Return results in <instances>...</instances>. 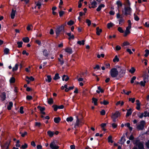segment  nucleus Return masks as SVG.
<instances>
[{
    "mask_svg": "<svg viewBox=\"0 0 149 149\" xmlns=\"http://www.w3.org/2000/svg\"><path fill=\"white\" fill-rule=\"evenodd\" d=\"M132 11V9L130 7H124V10H122L123 13L125 15L127 16L128 15H130Z\"/></svg>",
    "mask_w": 149,
    "mask_h": 149,
    "instance_id": "obj_1",
    "label": "nucleus"
},
{
    "mask_svg": "<svg viewBox=\"0 0 149 149\" xmlns=\"http://www.w3.org/2000/svg\"><path fill=\"white\" fill-rule=\"evenodd\" d=\"M118 74V72L116 68H112L110 70V74L113 78L116 77Z\"/></svg>",
    "mask_w": 149,
    "mask_h": 149,
    "instance_id": "obj_2",
    "label": "nucleus"
},
{
    "mask_svg": "<svg viewBox=\"0 0 149 149\" xmlns=\"http://www.w3.org/2000/svg\"><path fill=\"white\" fill-rule=\"evenodd\" d=\"M64 29L62 27V26H58L56 29L55 32L56 36V38L59 36L60 33L62 31H64Z\"/></svg>",
    "mask_w": 149,
    "mask_h": 149,
    "instance_id": "obj_3",
    "label": "nucleus"
},
{
    "mask_svg": "<svg viewBox=\"0 0 149 149\" xmlns=\"http://www.w3.org/2000/svg\"><path fill=\"white\" fill-rule=\"evenodd\" d=\"M146 124L145 121L143 120H141L140 122V124L137 125V128L140 130H142L144 128V125Z\"/></svg>",
    "mask_w": 149,
    "mask_h": 149,
    "instance_id": "obj_4",
    "label": "nucleus"
},
{
    "mask_svg": "<svg viewBox=\"0 0 149 149\" xmlns=\"http://www.w3.org/2000/svg\"><path fill=\"white\" fill-rule=\"evenodd\" d=\"M136 145L138 146L139 149H144V147L142 142L137 140L135 143Z\"/></svg>",
    "mask_w": 149,
    "mask_h": 149,
    "instance_id": "obj_5",
    "label": "nucleus"
},
{
    "mask_svg": "<svg viewBox=\"0 0 149 149\" xmlns=\"http://www.w3.org/2000/svg\"><path fill=\"white\" fill-rule=\"evenodd\" d=\"M50 147L52 149H58L59 147L56 146L55 142L54 141L52 142L50 144Z\"/></svg>",
    "mask_w": 149,
    "mask_h": 149,
    "instance_id": "obj_6",
    "label": "nucleus"
},
{
    "mask_svg": "<svg viewBox=\"0 0 149 149\" xmlns=\"http://www.w3.org/2000/svg\"><path fill=\"white\" fill-rule=\"evenodd\" d=\"M10 144V142L7 141L5 142L3 145H1V147L2 149H4L6 148L5 149H8L9 148V146Z\"/></svg>",
    "mask_w": 149,
    "mask_h": 149,
    "instance_id": "obj_7",
    "label": "nucleus"
},
{
    "mask_svg": "<svg viewBox=\"0 0 149 149\" xmlns=\"http://www.w3.org/2000/svg\"><path fill=\"white\" fill-rule=\"evenodd\" d=\"M131 27H129V26H127L126 27V31L125 32V33L124 35V37L126 36L127 35L129 34L130 33V29L131 28Z\"/></svg>",
    "mask_w": 149,
    "mask_h": 149,
    "instance_id": "obj_8",
    "label": "nucleus"
},
{
    "mask_svg": "<svg viewBox=\"0 0 149 149\" xmlns=\"http://www.w3.org/2000/svg\"><path fill=\"white\" fill-rule=\"evenodd\" d=\"M120 115V113L119 111H116L114 113H112L111 114V117H115L117 118Z\"/></svg>",
    "mask_w": 149,
    "mask_h": 149,
    "instance_id": "obj_9",
    "label": "nucleus"
},
{
    "mask_svg": "<svg viewBox=\"0 0 149 149\" xmlns=\"http://www.w3.org/2000/svg\"><path fill=\"white\" fill-rule=\"evenodd\" d=\"M1 100L2 102L4 101L6 98V94L5 92H3L1 93L0 95Z\"/></svg>",
    "mask_w": 149,
    "mask_h": 149,
    "instance_id": "obj_10",
    "label": "nucleus"
},
{
    "mask_svg": "<svg viewBox=\"0 0 149 149\" xmlns=\"http://www.w3.org/2000/svg\"><path fill=\"white\" fill-rule=\"evenodd\" d=\"M42 53L43 55L46 58L49 55L48 52L46 49H45L43 51Z\"/></svg>",
    "mask_w": 149,
    "mask_h": 149,
    "instance_id": "obj_11",
    "label": "nucleus"
},
{
    "mask_svg": "<svg viewBox=\"0 0 149 149\" xmlns=\"http://www.w3.org/2000/svg\"><path fill=\"white\" fill-rule=\"evenodd\" d=\"M119 73L120 77H123L125 75V71L124 70H123L122 69H121L120 70Z\"/></svg>",
    "mask_w": 149,
    "mask_h": 149,
    "instance_id": "obj_12",
    "label": "nucleus"
},
{
    "mask_svg": "<svg viewBox=\"0 0 149 149\" xmlns=\"http://www.w3.org/2000/svg\"><path fill=\"white\" fill-rule=\"evenodd\" d=\"M65 52L71 54L72 53V49L70 47H67L65 49Z\"/></svg>",
    "mask_w": 149,
    "mask_h": 149,
    "instance_id": "obj_13",
    "label": "nucleus"
},
{
    "mask_svg": "<svg viewBox=\"0 0 149 149\" xmlns=\"http://www.w3.org/2000/svg\"><path fill=\"white\" fill-rule=\"evenodd\" d=\"M16 10H14L13 9H12L11 12L10 13L11 17L12 19H13L14 18L15 16Z\"/></svg>",
    "mask_w": 149,
    "mask_h": 149,
    "instance_id": "obj_14",
    "label": "nucleus"
},
{
    "mask_svg": "<svg viewBox=\"0 0 149 149\" xmlns=\"http://www.w3.org/2000/svg\"><path fill=\"white\" fill-rule=\"evenodd\" d=\"M127 112L126 113V117H128L131 115L132 113V109L131 108H130L128 109H127Z\"/></svg>",
    "mask_w": 149,
    "mask_h": 149,
    "instance_id": "obj_15",
    "label": "nucleus"
},
{
    "mask_svg": "<svg viewBox=\"0 0 149 149\" xmlns=\"http://www.w3.org/2000/svg\"><path fill=\"white\" fill-rule=\"evenodd\" d=\"M97 89L99 91L97 90L96 92L98 94H99L100 92L103 93L104 92V90L101 88L100 86L98 87Z\"/></svg>",
    "mask_w": 149,
    "mask_h": 149,
    "instance_id": "obj_16",
    "label": "nucleus"
},
{
    "mask_svg": "<svg viewBox=\"0 0 149 149\" xmlns=\"http://www.w3.org/2000/svg\"><path fill=\"white\" fill-rule=\"evenodd\" d=\"M96 33L97 35L98 36H99L100 35V33L102 32V29H100L98 27L96 28Z\"/></svg>",
    "mask_w": 149,
    "mask_h": 149,
    "instance_id": "obj_17",
    "label": "nucleus"
},
{
    "mask_svg": "<svg viewBox=\"0 0 149 149\" xmlns=\"http://www.w3.org/2000/svg\"><path fill=\"white\" fill-rule=\"evenodd\" d=\"M79 120L78 117H77V119L76 121V123L74 125V127L75 128H77L78 127H79Z\"/></svg>",
    "mask_w": 149,
    "mask_h": 149,
    "instance_id": "obj_18",
    "label": "nucleus"
},
{
    "mask_svg": "<svg viewBox=\"0 0 149 149\" xmlns=\"http://www.w3.org/2000/svg\"><path fill=\"white\" fill-rule=\"evenodd\" d=\"M54 121L56 123H58L61 120V119L59 117H55L54 118Z\"/></svg>",
    "mask_w": 149,
    "mask_h": 149,
    "instance_id": "obj_19",
    "label": "nucleus"
},
{
    "mask_svg": "<svg viewBox=\"0 0 149 149\" xmlns=\"http://www.w3.org/2000/svg\"><path fill=\"white\" fill-rule=\"evenodd\" d=\"M92 103H93L94 104V105L95 106H97V102L98 101V100L95 98V97H93L92 98Z\"/></svg>",
    "mask_w": 149,
    "mask_h": 149,
    "instance_id": "obj_20",
    "label": "nucleus"
},
{
    "mask_svg": "<svg viewBox=\"0 0 149 149\" xmlns=\"http://www.w3.org/2000/svg\"><path fill=\"white\" fill-rule=\"evenodd\" d=\"M67 35L69 37L68 39L70 40L71 39H74V35H71V32L67 33H66Z\"/></svg>",
    "mask_w": 149,
    "mask_h": 149,
    "instance_id": "obj_21",
    "label": "nucleus"
},
{
    "mask_svg": "<svg viewBox=\"0 0 149 149\" xmlns=\"http://www.w3.org/2000/svg\"><path fill=\"white\" fill-rule=\"evenodd\" d=\"M104 5L103 4H100L98 7V8L96 9V10L98 12H99L101 10L102 8H104Z\"/></svg>",
    "mask_w": 149,
    "mask_h": 149,
    "instance_id": "obj_22",
    "label": "nucleus"
},
{
    "mask_svg": "<svg viewBox=\"0 0 149 149\" xmlns=\"http://www.w3.org/2000/svg\"><path fill=\"white\" fill-rule=\"evenodd\" d=\"M13 106V103L12 102H9V105H8L7 107V109L8 110H10L11 109L12 107Z\"/></svg>",
    "mask_w": 149,
    "mask_h": 149,
    "instance_id": "obj_23",
    "label": "nucleus"
},
{
    "mask_svg": "<svg viewBox=\"0 0 149 149\" xmlns=\"http://www.w3.org/2000/svg\"><path fill=\"white\" fill-rule=\"evenodd\" d=\"M22 40L25 43H28L29 41V39L28 37L23 38Z\"/></svg>",
    "mask_w": 149,
    "mask_h": 149,
    "instance_id": "obj_24",
    "label": "nucleus"
},
{
    "mask_svg": "<svg viewBox=\"0 0 149 149\" xmlns=\"http://www.w3.org/2000/svg\"><path fill=\"white\" fill-rule=\"evenodd\" d=\"M47 134L49 137H52L53 136L54 133L53 132L49 130L47 131Z\"/></svg>",
    "mask_w": 149,
    "mask_h": 149,
    "instance_id": "obj_25",
    "label": "nucleus"
},
{
    "mask_svg": "<svg viewBox=\"0 0 149 149\" xmlns=\"http://www.w3.org/2000/svg\"><path fill=\"white\" fill-rule=\"evenodd\" d=\"M47 79H45V81H48V82L50 83L51 82L52 80V78L51 75H48L47 76Z\"/></svg>",
    "mask_w": 149,
    "mask_h": 149,
    "instance_id": "obj_26",
    "label": "nucleus"
},
{
    "mask_svg": "<svg viewBox=\"0 0 149 149\" xmlns=\"http://www.w3.org/2000/svg\"><path fill=\"white\" fill-rule=\"evenodd\" d=\"M149 76V75L147 73H146L144 74L143 75V80H148Z\"/></svg>",
    "mask_w": 149,
    "mask_h": 149,
    "instance_id": "obj_27",
    "label": "nucleus"
},
{
    "mask_svg": "<svg viewBox=\"0 0 149 149\" xmlns=\"http://www.w3.org/2000/svg\"><path fill=\"white\" fill-rule=\"evenodd\" d=\"M59 74L58 73H56L53 78V79L54 80H56L60 78V77L59 76Z\"/></svg>",
    "mask_w": 149,
    "mask_h": 149,
    "instance_id": "obj_28",
    "label": "nucleus"
},
{
    "mask_svg": "<svg viewBox=\"0 0 149 149\" xmlns=\"http://www.w3.org/2000/svg\"><path fill=\"white\" fill-rule=\"evenodd\" d=\"M15 79L13 77H11L9 80V82L10 84H13L15 83Z\"/></svg>",
    "mask_w": 149,
    "mask_h": 149,
    "instance_id": "obj_29",
    "label": "nucleus"
},
{
    "mask_svg": "<svg viewBox=\"0 0 149 149\" xmlns=\"http://www.w3.org/2000/svg\"><path fill=\"white\" fill-rule=\"evenodd\" d=\"M116 4L117 5L118 7H121L122 6L123 4L119 0L116 2Z\"/></svg>",
    "mask_w": 149,
    "mask_h": 149,
    "instance_id": "obj_30",
    "label": "nucleus"
},
{
    "mask_svg": "<svg viewBox=\"0 0 149 149\" xmlns=\"http://www.w3.org/2000/svg\"><path fill=\"white\" fill-rule=\"evenodd\" d=\"M18 65L17 63L16 64L15 67H13L12 68V71L13 72H14L17 70L18 69Z\"/></svg>",
    "mask_w": 149,
    "mask_h": 149,
    "instance_id": "obj_31",
    "label": "nucleus"
},
{
    "mask_svg": "<svg viewBox=\"0 0 149 149\" xmlns=\"http://www.w3.org/2000/svg\"><path fill=\"white\" fill-rule=\"evenodd\" d=\"M113 61L114 62H118L119 61V59L117 55H116L115 56L114 58L113 59Z\"/></svg>",
    "mask_w": 149,
    "mask_h": 149,
    "instance_id": "obj_32",
    "label": "nucleus"
},
{
    "mask_svg": "<svg viewBox=\"0 0 149 149\" xmlns=\"http://www.w3.org/2000/svg\"><path fill=\"white\" fill-rule=\"evenodd\" d=\"M149 112H148L147 110H146L144 111V117H146L147 116L149 117Z\"/></svg>",
    "mask_w": 149,
    "mask_h": 149,
    "instance_id": "obj_33",
    "label": "nucleus"
},
{
    "mask_svg": "<svg viewBox=\"0 0 149 149\" xmlns=\"http://www.w3.org/2000/svg\"><path fill=\"white\" fill-rule=\"evenodd\" d=\"M28 145L26 143H25L24 145H22L20 148L22 149H26L28 148Z\"/></svg>",
    "mask_w": 149,
    "mask_h": 149,
    "instance_id": "obj_34",
    "label": "nucleus"
},
{
    "mask_svg": "<svg viewBox=\"0 0 149 149\" xmlns=\"http://www.w3.org/2000/svg\"><path fill=\"white\" fill-rule=\"evenodd\" d=\"M112 136L111 135H109L108 137V142L109 143H113V141L112 139Z\"/></svg>",
    "mask_w": 149,
    "mask_h": 149,
    "instance_id": "obj_35",
    "label": "nucleus"
},
{
    "mask_svg": "<svg viewBox=\"0 0 149 149\" xmlns=\"http://www.w3.org/2000/svg\"><path fill=\"white\" fill-rule=\"evenodd\" d=\"M85 40H82L81 41H78L77 42V43L80 45H84L85 44Z\"/></svg>",
    "mask_w": 149,
    "mask_h": 149,
    "instance_id": "obj_36",
    "label": "nucleus"
},
{
    "mask_svg": "<svg viewBox=\"0 0 149 149\" xmlns=\"http://www.w3.org/2000/svg\"><path fill=\"white\" fill-rule=\"evenodd\" d=\"M135 70H136L135 68L134 67H132L131 68V69L129 70V72L131 74H133L135 72Z\"/></svg>",
    "mask_w": 149,
    "mask_h": 149,
    "instance_id": "obj_37",
    "label": "nucleus"
},
{
    "mask_svg": "<svg viewBox=\"0 0 149 149\" xmlns=\"http://www.w3.org/2000/svg\"><path fill=\"white\" fill-rule=\"evenodd\" d=\"M73 118L72 116H70L69 117H68L66 118V121L67 122H71L73 121Z\"/></svg>",
    "mask_w": 149,
    "mask_h": 149,
    "instance_id": "obj_38",
    "label": "nucleus"
},
{
    "mask_svg": "<svg viewBox=\"0 0 149 149\" xmlns=\"http://www.w3.org/2000/svg\"><path fill=\"white\" fill-rule=\"evenodd\" d=\"M74 24V22L72 20H70V21L67 22V24L69 26H71Z\"/></svg>",
    "mask_w": 149,
    "mask_h": 149,
    "instance_id": "obj_39",
    "label": "nucleus"
},
{
    "mask_svg": "<svg viewBox=\"0 0 149 149\" xmlns=\"http://www.w3.org/2000/svg\"><path fill=\"white\" fill-rule=\"evenodd\" d=\"M10 50L8 48H5L4 50V53L5 54H7L9 53Z\"/></svg>",
    "mask_w": 149,
    "mask_h": 149,
    "instance_id": "obj_40",
    "label": "nucleus"
},
{
    "mask_svg": "<svg viewBox=\"0 0 149 149\" xmlns=\"http://www.w3.org/2000/svg\"><path fill=\"white\" fill-rule=\"evenodd\" d=\"M113 25V24L111 23L110 22L109 23H108L107 24V27L108 28L110 29L111 27H112Z\"/></svg>",
    "mask_w": 149,
    "mask_h": 149,
    "instance_id": "obj_41",
    "label": "nucleus"
},
{
    "mask_svg": "<svg viewBox=\"0 0 149 149\" xmlns=\"http://www.w3.org/2000/svg\"><path fill=\"white\" fill-rule=\"evenodd\" d=\"M19 134H21V136L22 137H24L28 133L26 132H24V133H22L21 132H19Z\"/></svg>",
    "mask_w": 149,
    "mask_h": 149,
    "instance_id": "obj_42",
    "label": "nucleus"
},
{
    "mask_svg": "<svg viewBox=\"0 0 149 149\" xmlns=\"http://www.w3.org/2000/svg\"><path fill=\"white\" fill-rule=\"evenodd\" d=\"M53 102L54 101L52 98H50L48 101V103L49 104H52Z\"/></svg>",
    "mask_w": 149,
    "mask_h": 149,
    "instance_id": "obj_43",
    "label": "nucleus"
},
{
    "mask_svg": "<svg viewBox=\"0 0 149 149\" xmlns=\"http://www.w3.org/2000/svg\"><path fill=\"white\" fill-rule=\"evenodd\" d=\"M146 53L144 54V56L145 57H147L149 54V50L147 49H146L145 51Z\"/></svg>",
    "mask_w": 149,
    "mask_h": 149,
    "instance_id": "obj_44",
    "label": "nucleus"
},
{
    "mask_svg": "<svg viewBox=\"0 0 149 149\" xmlns=\"http://www.w3.org/2000/svg\"><path fill=\"white\" fill-rule=\"evenodd\" d=\"M26 79H30V81H33L34 80V78L32 76H31L30 77H29L28 76H26Z\"/></svg>",
    "mask_w": 149,
    "mask_h": 149,
    "instance_id": "obj_45",
    "label": "nucleus"
},
{
    "mask_svg": "<svg viewBox=\"0 0 149 149\" xmlns=\"http://www.w3.org/2000/svg\"><path fill=\"white\" fill-rule=\"evenodd\" d=\"M17 44L18 45V48H21L22 47V45L23 44V42L22 41L18 42Z\"/></svg>",
    "mask_w": 149,
    "mask_h": 149,
    "instance_id": "obj_46",
    "label": "nucleus"
},
{
    "mask_svg": "<svg viewBox=\"0 0 149 149\" xmlns=\"http://www.w3.org/2000/svg\"><path fill=\"white\" fill-rule=\"evenodd\" d=\"M58 105L55 104H54L52 106V107L54 108V110L55 111H57L58 109Z\"/></svg>",
    "mask_w": 149,
    "mask_h": 149,
    "instance_id": "obj_47",
    "label": "nucleus"
},
{
    "mask_svg": "<svg viewBox=\"0 0 149 149\" xmlns=\"http://www.w3.org/2000/svg\"><path fill=\"white\" fill-rule=\"evenodd\" d=\"M136 105L137 106L136 107V109L138 110H139L140 109V103H136Z\"/></svg>",
    "mask_w": 149,
    "mask_h": 149,
    "instance_id": "obj_48",
    "label": "nucleus"
},
{
    "mask_svg": "<svg viewBox=\"0 0 149 149\" xmlns=\"http://www.w3.org/2000/svg\"><path fill=\"white\" fill-rule=\"evenodd\" d=\"M134 19L135 20L138 21L139 20V18L137 15H136L135 13L134 14Z\"/></svg>",
    "mask_w": 149,
    "mask_h": 149,
    "instance_id": "obj_49",
    "label": "nucleus"
},
{
    "mask_svg": "<svg viewBox=\"0 0 149 149\" xmlns=\"http://www.w3.org/2000/svg\"><path fill=\"white\" fill-rule=\"evenodd\" d=\"M86 22L87 23L88 26H90L91 24V20L89 19H87L86 20Z\"/></svg>",
    "mask_w": 149,
    "mask_h": 149,
    "instance_id": "obj_50",
    "label": "nucleus"
},
{
    "mask_svg": "<svg viewBox=\"0 0 149 149\" xmlns=\"http://www.w3.org/2000/svg\"><path fill=\"white\" fill-rule=\"evenodd\" d=\"M118 31L120 33H123L124 31L122 29V28L120 27H119L118 28Z\"/></svg>",
    "mask_w": 149,
    "mask_h": 149,
    "instance_id": "obj_51",
    "label": "nucleus"
},
{
    "mask_svg": "<svg viewBox=\"0 0 149 149\" xmlns=\"http://www.w3.org/2000/svg\"><path fill=\"white\" fill-rule=\"evenodd\" d=\"M130 45V43L127 41L124 42L122 46H125L128 45Z\"/></svg>",
    "mask_w": 149,
    "mask_h": 149,
    "instance_id": "obj_52",
    "label": "nucleus"
},
{
    "mask_svg": "<svg viewBox=\"0 0 149 149\" xmlns=\"http://www.w3.org/2000/svg\"><path fill=\"white\" fill-rule=\"evenodd\" d=\"M106 124L105 123H102L101 124V126L102 128V130L104 131H105L106 130L104 129V128L106 126Z\"/></svg>",
    "mask_w": 149,
    "mask_h": 149,
    "instance_id": "obj_53",
    "label": "nucleus"
},
{
    "mask_svg": "<svg viewBox=\"0 0 149 149\" xmlns=\"http://www.w3.org/2000/svg\"><path fill=\"white\" fill-rule=\"evenodd\" d=\"M125 21L124 20L123 18H121L119 20V24H122V23L124 22Z\"/></svg>",
    "mask_w": 149,
    "mask_h": 149,
    "instance_id": "obj_54",
    "label": "nucleus"
},
{
    "mask_svg": "<svg viewBox=\"0 0 149 149\" xmlns=\"http://www.w3.org/2000/svg\"><path fill=\"white\" fill-rule=\"evenodd\" d=\"M19 112L21 114H23L24 113V111H23V107L22 106H21L20 107L19 109Z\"/></svg>",
    "mask_w": 149,
    "mask_h": 149,
    "instance_id": "obj_55",
    "label": "nucleus"
},
{
    "mask_svg": "<svg viewBox=\"0 0 149 149\" xmlns=\"http://www.w3.org/2000/svg\"><path fill=\"white\" fill-rule=\"evenodd\" d=\"M64 12L63 11H61L59 12V15L60 17H62L64 14Z\"/></svg>",
    "mask_w": 149,
    "mask_h": 149,
    "instance_id": "obj_56",
    "label": "nucleus"
},
{
    "mask_svg": "<svg viewBox=\"0 0 149 149\" xmlns=\"http://www.w3.org/2000/svg\"><path fill=\"white\" fill-rule=\"evenodd\" d=\"M26 99L28 100H31L32 99V97L30 95H27L26 97Z\"/></svg>",
    "mask_w": 149,
    "mask_h": 149,
    "instance_id": "obj_57",
    "label": "nucleus"
},
{
    "mask_svg": "<svg viewBox=\"0 0 149 149\" xmlns=\"http://www.w3.org/2000/svg\"><path fill=\"white\" fill-rule=\"evenodd\" d=\"M41 125V124L40 123L36 122L35 123V126H36L38 127H40Z\"/></svg>",
    "mask_w": 149,
    "mask_h": 149,
    "instance_id": "obj_58",
    "label": "nucleus"
},
{
    "mask_svg": "<svg viewBox=\"0 0 149 149\" xmlns=\"http://www.w3.org/2000/svg\"><path fill=\"white\" fill-rule=\"evenodd\" d=\"M35 42L37 44H38L40 46L41 45V43L40 41L39 40H36L35 41Z\"/></svg>",
    "mask_w": 149,
    "mask_h": 149,
    "instance_id": "obj_59",
    "label": "nucleus"
},
{
    "mask_svg": "<svg viewBox=\"0 0 149 149\" xmlns=\"http://www.w3.org/2000/svg\"><path fill=\"white\" fill-rule=\"evenodd\" d=\"M135 100V98H129V101H131L132 103H134Z\"/></svg>",
    "mask_w": 149,
    "mask_h": 149,
    "instance_id": "obj_60",
    "label": "nucleus"
},
{
    "mask_svg": "<svg viewBox=\"0 0 149 149\" xmlns=\"http://www.w3.org/2000/svg\"><path fill=\"white\" fill-rule=\"evenodd\" d=\"M58 61L60 62V64L61 65H62L64 63V61L63 60H61L59 58H58Z\"/></svg>",
    "mask_w": 149,
    "mask_h": 149,
    "instance_id": "obj_61",
    "label": "nucleus"
},
{
    "mask_svg": "<svg viewBox=\"0 0 149 149\" xmlns=\"http://www.w3.org/2000/svg\"><path fill=\"white\" fill-rule=\"evenodd\" d=\"M100 114L102 115H104L105 114V111L103 109L100 111Z\"/></svg>",
    "mask_w": 149,
    "mask_h": 149,
    "instance_id": "obj_62",
    "label": "nucleus"
},
{
    "mask_svg": "<svg viewBox=\"0 0 149 149\" xmlns=\"http://www.w3.org/2000/svg\"><path fill=\"white\" fill-rule=\"evenodd\" d=\"M121 49V47L119 45H117L116 47V51L120 50Z\"/></svg>",
    "mask_w": 149,
    "mask_h": 149,
    "instance_id": "obj_63",
    "label": "nucleus"
},
{
    "mask_svg": "<svg viewBox=\"0 0 149 149\" xmlns=\"http://www.w3.org/2000/svg\"><path fill=\"white\" fill-rule=\"evenodd\" d=\"M145 145L148 148H149V140L146 143Z\"/></svg>",
    "mask_w": 149,
    "mask_h": 149,
    "instance_id": "obj_64",
    "label": "nucleus"
}]
</instances>
